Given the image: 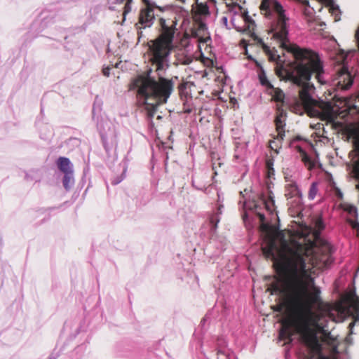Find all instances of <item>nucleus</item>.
I'll return each mask as SVG.
<instances>
[{"mask_svg": "<svg viewBox=\"0 0 359 359\" xmlns=\"http://www.w3.org/2000/svg\"><path fill=\"white\" fill-rule=\"evenodd\" d=\"M318 191L317 187L315 183H313L309 189V198L311 200H313Z\"/></svg>", "mask_w": 359, "mask_h": 359, "instance_id": "nucleus-24", "label": "nucleus"}, {"mask_svg": "<svg viewBox=\"0 0 359 359\" xmlns=\"http://www.w3.org/2000/svg\"><path fill=\"white\" fill-rule=\"evenodd\" d=\"M151 73L152 69H149L137 75L130 83V89H137L140 102L144 105L150 119L154 116L158 107L167 102L174 88L172 79L159 76L156 80Z\"/></svg>", "mask_w": 359, "mask_h": 359, "instance_id": "nucleus-5", "label": "nucleus"}, {"mask_svg": "<svg viewBox=\"0 0 359 359\" xmlns=\"http://www.w3.org/2000/svg\"><path fill=\"white\" fill-rule=\"evenodd\" d=\"M220 353H222V354H223V355H224V353H223L222 351H217V355H219V354H220Z\"/></svg>", "mask_w": 359, "mask_h": 359, "instance_id": "nucleus-38", "label": "nucleus"}, {"mask_svg": "<svg viewBox=\"0 0 359 359\" xmlns=\"http://www.w3.org/2000/svg\"><path fill=\"white\" fill-rule=\"evenodd\" d=\"M262 49L264 50V52L267 55V54H269L271 50L270 49V48L266 45L265 43H264L262 41Z\"/></svg>", "mask_w": 359, "mask_h": 359, "instance_id": "nucleus-28", "label": "nucleus"}, {"mask_svg": "<svg viewBox=\"0 0 359 359\" xmlns=\"http://www.w3.org/2000/svg\"><path fill=\"white\" fill-rule=\"evenodd\" d=\"M255 64L257 67H259L260 68V71L258 73V76L261 85L265 86L267 89L273 88V86L268 80L266 73L262 67L261 66V65L257 61H255Z\"/></svg>", "mask_w": 359, "mask_h": 359, "instance_id": "nucleus-14", "label": "nucleus"}, {"mask_svg": "<svg viewBox=\"0 0 359 359\" xmlns=\"http://www.w3.org/2000/svg\"><path fill=\"white\" fill-rule=\"evenodd\" d=\"M111 69V68L110 67H107L103 68V69H102L103 75L108 77L110 74Z\"/></svg>", "mask_w": 359, "mask_h": 359, "instance_id": "nucleus-30", "label": "nucleus"}, {"mask_svg": "<svg viewBox=\"0 0 359 359\" xmlns=\"http://www.w3.org/2000/svg\"><path fill=\"white\" fill-rule=\"evenodd\" d=\"M322 334H323L325 340H328V339H332L331 333L329 331L328 327H327L324 330V331L322 332Z\"/></svg>", "mask_w": 359, "mask_h": 359, "instance_id": "nucleus-27", "label": "nucleus"}, {"mask_svg": "<svg viewBox=\"0 0 359 359\" xmlns=\"http://www.w3.org/2000/svg\"><path fill=\"white\" fill-rule=\"evenodd\" d=\"M74 183V174L72 172L64 173L62 184L66 190L70 189Z\"/></svg>", "mask_w": 359, "mask_h": 359, "instance_id": "nucleus-18", "label": "nucleus"}, {"mask_svg": "<svg viewBox=\"0 0 359 359\" xmlns=\"http://www.w3.org/2000/svg\"><path fill=\"white\" fill-rule=\"evenodd\" d=\"M320 353L321 352H313L309 348V353L308 354L304 355L303 359H314L316 354H318L320 355H321Z\"/></svg>", "mask_w": 359, "mask_h": 359, "instance_id": "nucleus-26", "label": "nucleus"}, {"mask_svg": "<svg viewBox=\"0 0 359 359\" xmlns=\"http://www.w3.org/2000/svg\"><path fill=\"white\" fill-rule=\"evenodd\" d=\"M353 139H354V141H353L354 146H355V149L359 151V130H355L353 133Z\"/></svg>", "mask_w": 359, "mask_h": 359, "instance_id": "nucleus-25", "label": "nucleus"}, {"mask_svg": "<svg viewBox=\"0 0 359 359\" xmlns=\"http://www.w3.org/2000/svg\"><path fill=\"white\" fill-rule=\"evenodd\" d=\"M57 165L63 173L73 172V165L68 158L60 157L57 161Z\"/></svg>", "mask_w": 359, "mask_h": 359, "instance_id": "nucleus-12", "label": "nucleus"}, {"mask_svg": "<svg viewBox=\"0 0 359 359\" xmlns=\"http://www.w3.org/2000/svg\"><path fill=\"white\" fill-rule=\"evenodd\" d=\"M274 200L273 198V197L271 196H269V198L264 201V205H265V208L266 209L272 212L273 210V208H274Z\"/></svg>", "mask_w": 359, "mask_h": 359, "instance_id": "nucleus-22", "label": "nucleus"}, {"mask_svg": "<svg viewBox=\"0 0 359 359\" xmlns=\"http://www.w3.org/2000/svg\"><path fill=\"white\" fill-rule=\"evenodd\" d=\"M318 359H330V358H328L327 356H324V355H320L318 356Z\"/></svg>", "mask_w": 359, "mask_h": 359, "instance_id": "nucleus-36", "label": "nucleus"}, {"mask_svg": "<svg viewBox=\"0 0 359 359\" xmlns=\"http://www.w3.org/2000/svg\"><path fill=\"white\" fill-rule=\"evenodd\" d=\"M145 4V7L140 9L138 15L137 22L135 24V27L137 29L138 36L140 37L142 34V29L151 27L154 23L155 16L154 13V4L151 0H142ZM133 0H126L123 7V18L126 15L132 11L131 4Z\"/></svg>", "mask_w": 359, "mask_h": 359, "instance_id": "nucleus-7", "label": "nucleus"}, {"mask_svg": "<svg viewBox=\"0 0 359 359\" xmlns=\"http://www.w3.org/2000/svg\"><path fill=\"white\" fill-rule=\"evenodd\" d=\"M325 225L320 217L316 219L314 222V241L304 240V243L292 241L290 243L283 241L279 248L277 243V236L273 234H267L264 240V245L262 246L263 255L266 259H274L276 255L280 257L284 251L298 247L297 254L302 257L306 267L313 269L323 270L331 263L330 245L320 238V231L324 229Z\"/></svg>", "mask_w": 359, "mask_h": 359, "instance_id": "nucleus-3", "label": "nucleus"}, {"mask_svg": "<svg viewBox=\"0 0 359 359\" xmlns=\"http://www.w3.org/2000/svg\"><path fill=\"white\" fill-rule=\"evenodd\" d=\"M273 163L274 160L273 158H269L266 160V176L268 178H271L275 175Z\"/></svg>", "mask_w": 359, "mask_h": 359, "instance_id": "nucleus-20", "label": "nucleus"}, {"mask_svg": "<svg viewBox=\"0 0 359 359\" xmlns=\"http://www.w3.org/2000/svg\"><path fill=\"white\" fill-rule=\"evenodd\" d=\"M333 106L330 102H318L316 105L309 111V116L318 117L322 120H330L333 117Z\"/></svg>", "mask_w": 359, "mask_h": 359, "instance_id": "nucleus-9", "label": "nucleus"}, {"mask_svg": "<svg viewBox=\"0 0 359 359\" xmlns=\"http://www.w3.org/2000/svg\"><path fill=\"white\" fill-rule=\"evenodd\" d=\"M320 289L313 286L302 311L287 320L290 325L295 327L296 333L301 335L306 346L313 352H321L322 346L317 334H322L327 327L330 318V315L312 311L313 306L320 301Z\"/></svg>", "mask_w": 359, "mask_h": 359, "instance_id": "nucleus-4", "label": "nucleus"}, {"mask_svg": "<svg viewBox=\"0 0 359 359\" xmlns=\"http://www.w3.org/2000/svg\"><path fill=\"white\" fill-rule=\"evenodd\" d=\"M245 20L250 23H255L254 21L250 18V17L247 15L245 16Z\"/></svg>", "mask_w": 359, "mask_h": 359, "instance_id": "nucleus-34", "label": "nucleus"}, {"mask_svg": "<svg viewBox=\"0 0 359 359\" xmlns=\"http://www.w3.org/2000/svg\"><path fill=\"white\" fill-rule=\"evenodd\" d=\"M298 247L284 251L280 257L276 255L273 261L281 283L270 285L271 294L279 295V302L273 307L274 311L285 310L286 316L296 315L302 311L312 288L315 286L311 269L306 267L302 257L297 254Z\"/></svg>", "mask_w": 359, "mask_h": 359, "instance_id": "nucleus-2", "label": "nucleus"}, {"mask_svg": "<svg viewBox=\"0 0 359 359\" xmlns=\"http://www.w3.org/2000/svg\"><path fill=\"white\" fill-rule=\"evenodd\" d=\"M220 219L219 217V215L212 214L210 217V222L212 225V229L215 231L217 227V224L219 223Z\"/></svg>", "mask_w": 359, "mask_h": 359, "instance_id": "nucleus-23", "label": "nucleus"}, {"mask_svg": "<svg viewBox=\"0 0 359 359\" xmlns=\"http://www.w3.org/2000/svg\"><path fill=\"white\" fill-rule=\"evenodd\" d=\"M283 139H281L280 137H278V135L276 137H274L273 140H271L269 142V147L271 150L274 151L276 154H278V149L282 147V141Z\"/></svg>", "mask_w": 359, "mask_h": 359, "instance_id": "nucleus-19", "label": "nucleus"}, {"mask_svg": "<svg viewBox=\"0 0 359 359\" xmlns=\"http://www.w3.org/2000/svg\"><path fill=\"white\" fill-rule=\"evenodd\" d=\"M298 151L299 152L301 159L302 162L304 163L305 166L308 168L309 170H311L315 164L312 161L311 157L307 154V153L303 150L300 147H297Z\"/></svg>", "mask_w": 359, "mask_h": 359, "instance_id": "nucleus-15", "label": "nucleus"}, {"mask_svg": "<svg viewBox=\"0 0 359 359\" xmlns=\"http://www.w3.org/2000/svg\"><path fill=\"white\" fill-rule=\"evenodd\" d=\"M355 320L356 319H355L353 321H352L351 323H349L348 325V329H349V334H351L353 333V328L355 325Z\"/></svg>", "mask_w": 359, "mask_h": 359, "instance_id": "nucleus-31", "label": "nucleus"}, {"mask_svg": "<svg viewBox=\"0 0 359 359\" xmlns=\"http://www.w3.org/2000/svg\"><path fill=\"white\" fill-rule=\"evenodd\" d=\"M223 208L222 205H219L217 208V212L216 214L219 215L222 214V208Z\"/></svg>", "mask_w": 359, "mask_h": 359, "instance_id": "nucleus-35", "label": "nucleus"}, {"mask_svg": "<svg viewBox=\"0 0 359 359\" xmlns=\"http://www.w3.org/2000/svg\"><path fill=\"white\" fill-rule=\"evenodd\" d=\"M345 302L350 306L352 307L355 311H359V297L354 295L350 294L345 298Z\"/></svg>", "mask_w": 359, "mask_h": 359, "instance_id": "nucleus-17", "label": "nucleus"}, {"mask_svg": "<svg viewBox=\"0 0 359 359\" xmlns=\"http://www.w3.org/2000/svg\"><path fill=\"white\" fill-rule=\"evenodd\" d=\"M355 37L358 41V48H359V27L358 28V29L355 32Z\"/></svg>", "mask_w": 359, "mask_h": 359, "instance_id": "nucleus-33", "label": "nucleus"}, {"mask_svg": "<svg viewBox=\"0 0 359 359\" xmlns=\"http://www.w3.org/2000/svg\"><path fill=\"white\" fill-rule=\"evenodd\" d=\"M286 111L283 109L282 105L277 104V112L274 120L276 125V130L278 133V137L284 139L285 137V121L286 118Z\"/></svg>", "mask_w": 359, "mask_h": 359, "instance_id": "nucleus-10", "label": "nucleus"}, {"mask_svg": "<svg viewBox=\"0 0 359 359\" xmlns=\"http://www.w3.org/2000/svg\"><path fill=\"white\" fill-rule=\"evenodd\" d=\"M269 89L272 90V92L271 93V95H272L273 100L277 102H280V105L283 106V103L284 102V98H285V94L283 92V90L281 89H280L279 88H274V87H273V88H269Z\"/></svg>", "mask_w": 359, "mask_h": 359, "instance_id": "nucleus-16", "label": "nucleus"}, {"mask_svg": "<svg viewBox=\"0 0 359 359\" xmlns=\"http://www.w3.org/2000/svg\"><path fill=\"white\" fill-rule=\"evenodd\" d=\"M353 82V77L348 72V68L342 66L337 72L335 77L332 80V86L336 90H346L349 89Z\"/></svg>", "mask_w": 359, "mask_h": 359, "instance_id": "nucleus-8", "label": "nucleus"}, {"mask_svg": "<svg viewBox=\"0 0 359 359\" xmlns=\"http://www.w3.org/2000/svg\"><path fill=\"white\" fill-rule=\"evenodd\" d=\"M356 189L359 190V184L356 185Z\"/></svg>", "mask_w": 359, "mask_h": 359, "instance_id": "nucleus-39", "label": "nucleus"}, {"mask_svg": "<svg viewBox=\"0 0 359 359\" xmlns=\"http://www.w3.org/2000/svg\"><path fill=\"white\" fill-rule=\"evenodd\" d=\"M269 56V59L270 61H276L278 58H279L278 55H276V54L271 52L269 54H267Z\"/></svg>", "mask_w": 359, "mask_h": 359, "instance_id": "nucleus-29", "label": "nucleus"}, {"mask_svg": "<svg viewBox=\"0 0 359 359\" xmlns=\"http://www.w3.org/2000/svg\"><path fill=\"white\" fill-rule=\"evenodd\" d=\"M339 197H341V196H342V194H341V193H339Z\"/></svg>", "mask_w": 359, "mask_h": 359, "instance_id": "nucleus-40", "label": "nucleus"}, {"mask_svg": "<svg viewBox=\"0 0 359 359\" xmlns=\"http://www.w3.org/2000/svg\"><path fill=\"white\" fill-rule=\"evenodd\" d=\"M177 22L170 19H158V36L149 42L151 62L156 66V71L164 69L171 51L174 48V39Z\"/></svg>", "mask_w": 359, "mask_h": 359, "instance_id": "nucleus-6", "label": "nucleus"}, {"mask_svg": "<svg viewBox=\"0 0 359 359\" xmlns=\"http://www.w3.org/2000/svg\"><path fill=\"white\" fill-rule=\"evenodd\" d=\"M116 1L119 4H123L124 1L126 2V0H116Z\"/></svg>", "mask_w": 359, "mask_h": 359, "instance_id": "nucleus-37", "label": "nucleus"}, {"mask_svg": "<svg viewBox=\"0 0 359 359\" xmlns=\"http://www.w3.org/2000/svg\"><path fill=\"white\" fill-rule=\"evenodd\" d=\"M196 4V13L200 15H206L209 14V8L205 4L198 3L195 1Z\"/></svg>", "mask_w": 359, "mask_h": 359, "instance_id": "nucleus-21", "label": "nucleus"}, {"mask_svg": "<svg viewBox=\"0 0 359 359\" xmlns=\"http://www.w3.org/2000/svg\"><path fill=\"white\" fill-rule=\"evenodd\" d=\"M261 13L266 18H271L273 11L277 13L278 20L273 28V37L280 42V46L290 53L294 61L286 66L277 65L275 72L282 81H291L292 83L302 87L299 90V98L309 114L316 105L317 101L309 94V90L313 87L309 83L312 77L320 83H325V70L324 61L320 54L311 48H302L299 46L288 43V30L287 22L288 18L285 15V11L281 4L276 0H262L259 6Z\"/></svg>", "mask_w": 359, "mask_h": 359, "instance_id": "nucleus-1", "label": "nucleus"}, {"mask_svg": "<svg viewBox=\"0 0 359 359\" xmlns=\"http://www.w3.org/2000/svg\"><path fill=\"white\" fill-rule=\"evenodd\" d=\"M257 215L259 217L260 222H264L265 220L264 215L262 213H258Z\"/></svg>", "mask_w": 359, "mask_h": 359, "instance_id": "nucleus-32", "label": "nucleus"}, {"mask_svg": "<svg viewBox=\"0 0 359 359\" xmlns=\"http://www.w3.org/2000/svg\"><path fill=\"white\" fill-rule=\"evenodd\" d=\"M285 195L287 198H293L295 196H301L300 191L295 182L290 181V183L285 186Z\"/></svg>", "mask_w": 359, "mask_h": 359, "instance_id": "nucleus-13", "label": "nucleus"}, {"mask_svg": "<svg viewBox=\"0 0 359 359\" xmlns=\"http://www.w3.org/2000/svg\"><path fill=\"white\" fill-rule=\"evenodd\" d=\"M296 315L285 316L284 319L281 320L282 327L279 332V337L280 339H288L289 341L292 340V336L294 334L295 332V327L293 325H290V323H287V320L292 318H294Z\"/></svg>", "mask_w": 359, "mask_h": 359, "instance_id": "nucleus-11", "label": "nucleus"}]
</instances>
